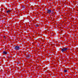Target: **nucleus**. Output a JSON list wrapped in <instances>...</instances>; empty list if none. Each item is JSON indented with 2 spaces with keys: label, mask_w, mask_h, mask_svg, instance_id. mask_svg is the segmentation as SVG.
<instances>
[{
  "label": "nucleus",
  "mask_w": 78,
  "mask_h": 78,
  "mask_svg": "<svg viewBox=\"0 0 78 78\" xmlns=\"http://www.w3.org/2000/svg\"><path fill=\"white\" fill-rule=\"evenodd\" d=\"M51 10H48V13L49 14H50L51 13Z\"/></svg>",
  "instance_id": "obj_3"
},
{
  "label": "nucleus",
  "mask_w": 78,
  "mask_h": 78,
  "mask_svg": "<svg viewBox=\"0 0 78 78\" xmlns=\"http://www.w3.org/2000/svg\"><path fill=\"white\" fill-rule=\"evenodd\" d=\"M10 12H11V11L10 10H8L7 11V13H8V14H9V13H10Z\"/></svg>",
  "instance_id": "obj_5"
},
{
  "label": "nucleus",
  "mask_w": 78,
  "mask_h": 78,
  "mask_svg": "<svg viewBox=\"0 0 78 78\" xmlns=\"http://www.w3.org/2000/svg\"><path fill=\"white\" fill-rule=\"evenodd\" d=\"M64 72H65V73H66V72H67V70H65L64 71Z\"/></svg>",
  "instance_id": "obj_6"
},
{
  "label": "nucleus",
  "mask_w": 78,
  "mask_h": 78,
  "mask_svg": "<svg viewBox=\"0 0 78 78\" xmlns=\"http://www.w3.org/2000/svg\"><path fill=\"white\" fill-rule=\"evenodd\" d=\"M67 50V48H63L62 49V52H64V51H66Z\"/></svg>",
  "instance_id": "obj_1"
},
{
  "label": "nucleus",
  "mask_w": 78,
  "mask_h": 78,
  "mask_svg": "<svg viewBox=\"0 0 78 78\" xmlns=\"http://www.w3.org/2000/svg\"><path fill=\"white\" fill-rule=\"evenodd\" d=\"M15 49L16 50H19L20 49V47H19V46H16L15 47Z\"/></svg>",
  "instance_id": "obj_2"
},
{
  "label": "nucleus",
  "mask_w": 78,
  "mask_h": 78,
  "mask_svg": "<svg viewBox=\"0 0 78 78\" xmlns=\"http://www.w3.org/2000/svg\"><path fill=\"white\" fill-rule=\"evenodd\" d=\"M3 53L4 55H6L7 54V52L5 51H3Z\"/></svg>",
  "instance_id": "obj_4"
},
{
  "label": "nucleus",
  "mask_w": 78,
  "mask_h": 78,
  "mask_svg": "<svg viewBox=\"0 0 78 78\" xmlns=\"http://www.w3.org/2000/svg\"><path fill=\"white\" fill-rule=\"evenodd\" d=\"M4 37H5V36H4Z\"/></svg>",
  "instance_id": "obj_7"
}]
</instances>
